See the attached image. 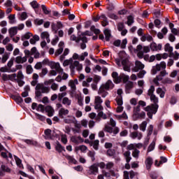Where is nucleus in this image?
<instances>
[{
    "mask_svg": "<svg viewBox=\"0 0 179 179\" xmlns=\"http://www.w3.org/2000/svg\"><path fill=\"white\" fill-rule=\"evenodd\" d=\"M45 111L46 113H48V117H52V115H54V113H55L54 108L50 106L45 107Z\"/></svg>",
    "mask_w": 179,
    "mask_h": 179,
    "instance_id": "obj_21",
    "label": "nucleus"
},
{
    "mask_svg": "<svg viewBox=\"0 0 179 179\" xmlns=\"http://www.w3.org/2000/svg\"><path fill=\"white\" fill-rule=\"evenodd\" d=\"M36 110L40 111L41 113H44V106L39 104L36 108Z\"/></svg>",
    "mask_w": 179,
    "mask_h": 179,
    "instance_id": "obj_64",
    "label": "nucleus"
},
{
    "mask_svg": "<svg viewBox=\"0 0 179 179\" xmlns=\"http://www.w3.org/2000/svg\"><path fill=\"white\" fill-rule=\"evenodd\" d=\"M15 160L17 166H18L20 169H23V164H22V160L19 159L17 157H15Z\"/></svg>",
    "mask_w": 179,
    "mask_h": 179,
    "instance_id": "obj_44",
    "label": "nucleus"
},
{
    "mask_svg": "<svg viewBox=\"0 0 179 179\" xmlns=\"http://www.w3.org/2000/svg\"><path fill=\"white\" fill-rule=\"evenodd\" d=\"M69 114V110L68 109L61 108L59 110V117H60V118H64L66 115H68Z\"/></svg>",
    "mask_w": 179,
    "mask_h": 179,
    "instance_id": "obj_16",
    "label": "nucleus"
},
{
    "mask_svg": "<svg viewBox=\"0 0 179 179\" xmlns=\"http://www.w3.org/2000/svg\"><path fill=\"white\" fill-rule=\"evenodd\" d=\"M164 50L167 52H170V54H174L173 53V46L170 45V43H166L165 45Z\"/></svg>",
    "mask_w": 179,
    "mask_h": 179,
    "instance_id": "obj_35",
    "label": "nucleus"
},
{
    "mask_svg": "<svg viewBox=\"0 0 179 179\" xmlns=\"http://www.w3.org/2000/svg\"><path fill=\"white\" fill-rule=\"evenodd\" d=\"M30 5L34 9H37V8L40 6V4H38V3H37V1L36 0H34L33 1H31L30 3Z\"/></svg>",
    "mask_w": 179,
    "mask_h": 179,
    "instance_id": "obj_48",
    "label": "nucleus"
},
{
    "mask_svg": "<svg viewBox=\"0 0 179 179\" xmlns=\"http://www.w3.org/2000/svg\"><path fill=\"white\" fill-rule=\"evenodd\" d=\"M81 41H83V43H81L80 45V48L81 50H85L86 48V43H87V39L86 37L83 36V38H80Z\"/></svg>",
    "mask_w": 179,
    "mask_h": 179,
    "instance_id": "obj_38",
    "label": "nucleus"
},
{
    "mask_svg": "<svg viewBox=\"0 0 179 179\" xmlns=\"http://www.w3.org/2000/svg\"><path fill=\"white\" fill-rule=\"evenodd\" d=\"M145 167L148 170L152 169V165L153 164V159L150 157H148L145 159Z\"/></svg>",
    "mask_w": 179,
    "mask_h": 179,
    "instance_id": "obj_13",
    "label": "nucleus"
},
{
    "mask_svg": "<svg viewBox=\"0 0 179 179\" xmlns=\"http://www.w3.org/2000/svg\"><path fill=\"white\" fill-rule=\"evenodd\" d=\"M72 62H73V59H72V58L66 59L63 62V66H68V65H73Z\"/></svg>",
    "mask_w": 179,
    "mask_h": 179,
    "instance_id": "obj_43",
    "label": "nucleus"
},
{
    "mask_svg": "<svg viewBox=\"0 0 179 179\" xmlns=\"http://www.w3.org/2000/svg\"><path fill=\"white\" fill-rule=\"evenodd\" d=\"M71 141L73 143H83V138L80 136H72Z\"/></svg>",
    "mask_w": 179,
    "mask_h": 179,
    "instance_id": "obj_12",
    "label": "nucleus"
},
{
    "mask_svg": "<svg viewBox=\"0 0 179 179\" xmlns=\"http://www.w3.org/2000/svg\"><path fill=\"white\" fill-rule=\"evenodd\" d=\"M24 142H25V143L27 145H32L33 146H37V145H38L37 141L30 139H25L24 140Z\"/></svg>",
    "mask_w": 179,
    "mask_h": 179,
    "instance_id": "obj_32",
    "label": "nucleus"
},
{
    "mask_svg": "<svg viewBox=\"0 0 179 179\" xmlns=\"http://www.w3.org/2000/svg\"><path fill=\"white\" fill-rule=\"evenodd\" d=\"M139 111H141V108H139V106L134 108L133 118H134L135 120L143 118L144 120V118H145L146 117V113L145 112H141V113H139Z\"/></svg>",
    "mask_w": 179,
    "mask_h": 179,
    "instance_id": "obj_7",
    "label": "nucleus"
},
{
    "mask_svg": "<svg viewBox=\"0 0 179 179\" xmlns=\"http://www.w3.org/2000/svg\"><path fill=\"white\" fill-rule=\"evenodd\" d=\"M145 75H146V71L142 70L137 74V76L139 79H142L144 78Z\"/></svg>",
    "mask_w": 179,
    "mask_h": 179,
    "instance_id": "obj_53",
    "label": "nucleus"
},
{
    "mask_svg": "<svg viewBox=\"0 0 179 179\" xmlns=\"http://www.w3.org/2000/svg\"><path fill=\"white\" fill-rule=\"evenodd\" d=\"M112 78H113V80H114L115 83H120V82H121V76L119 77L118 73H117V72H113L112 73Z\"/></svg>",
    "mask_w": 179,
    "mask_h": 179,
    "instance_id": "obj_24",
    "label": "nucleus"
},
{
    "mask_svg": "<svg viewBox=\"0 0 179 179\" xmlns=\"http://www.w3.org/2000/svg\"><path fill=\"white\" fill-rule=\"evenodd\" d=\"M103 89H105V90H111L112 89H114V83L110 80H108L106 83L101 86L98 90V94H101V93H103Z\"/></svg>",
    "mask_w": 179,
    "mask_h": 179,
    "instance_id": "obj_5",
    "label": "nucleus"
},
{
    "mask_svg": "<svg viewBox=\"0 0 179 179\" xmlns=\"http://www.w3.org/2000/svg\"><path fill=\"white\" fill-rule=\"evenodd\" d=\"M76 118H75V117L73 116H67L64 122H65V124H73V122H75Z\"/></svg>",
    "mask_w": 179,
    "mask_h": 179,
    "instance_id": "obj_22",
    "label": "nucleus"
},
{
    "mask_svg": "<svg viewBox=\"0 0 179 179\" xmlns=\"http://www.w3.org/2000/svg\"><path fill=\"white\" fill-rule=\"evenodd\" d=\"M36 117L40 121H45V117L44 115H40L37 113H35Z\"/></svg>",
    "mask_w": 179,
    "mask_h": 179,
    "instance_id": "obj_52",
    "label": "nucleus"
},
{
    "mask_svg": "<svg viewBox=\"0 0 179 179\" xmlns=\"http://www.w3.org/2000/svg\"><path fill=\"white\" fill-rule=\"evenodd\" d=\"M153 93H155V86L152 85L148 90V96H151L155 95Z\"/></svg>",
    "mask_w": 179,
    "mask_h": 179,
    "instance_id": "obj_55",
    "label": "nucleus"
},
{
    "mask_svg": "<svg viewBox=\"0 0 179 179\" xmlns=\"http://www.w3.org/2000/svg\"><path fill=\"white\" fill-rule=\"evenodd\" d=\"M104 34L106 37V41H110V38H111V31L109 29H105Z\"/></svg>",
    "mask_w": 179,
    "mask_h": 179,
    "instance_id": "obj_33",
    "label": "nucleus"
},
{
    "mask_svg": "<svg viewBox=\"0 0 179 179\" xmlns=\"http://www.w3.org/2000/svg\"><path fill=\"white\" fill-rule=\"evenodd\" d=\"M145 68V64L142 62L136 60L135 62V67L132 69L133 72H138L139 70H142Z\"/></svg>",
    "mask_w": 179,
    "mask_h": 179,
    "instance_id": "obj_10",
    "label": "nucleus"
},
{
    "mask_svg": "<svg viewBox=\"0 0 179 179\" xmlns=\"http://www.w3.org/2000/svg\"><path fill=\"white\" fill-rule=\"evenodd\" d=\"M33 67L31 66V65H28L27 66V73L28 75H31V73L33 72Z\"/></svg>",
    "mask_w": 179,
    "mask_h": 179,
    "instance_id": "obj_61",
    "label": "nucleus"
},
{
    "mask_svg": "<svg viewBox=\"0 0 179 179\" xmlns=\"http://www.w3.org/2000/svg\"><path fill=\"white\" fill-rule=\"evenodd\" d=\"M41 8L45 15H50L51 13V10L48 9L45 5H42Z\"/></svg>",
    "mask_w": 179,
    "mask_h": 179,
    "instance_id": "obj_40",
    "label": "nucleus"
},
{
    "mask_svg": "<svg viewBox=\"0 0 179 179\" xmlns=\"http://www.w3.org/2000/svg\"><path fill=\"white\" fill-rule=\"evenodd\" d=\"M148 125V122L146 121L143 122L141 124H140V129L141 131H146V127Z\"/></svg>",
    "mask_w": 179,
    "mask_h": 179,
    "instance_id": "obj_47",
    "label": "nucleus"
},
{
    "mask_svg": "<svg viewBox=\"0 0 179 179\" xmlns=\"http://www.w3.org/2000/svg\"><path fill=\"white\" fill-rule=\"evenodd\" d=\"M162 83H164V85L166 84H170V83H173V80L170 78H166L165 79L162 80Z\"/></svg>",
    "mask_w": 179,
    "mask_h": 179,
    "instance_id": "obj_57",
    "label": "nucleus"
},
{
    "mask_svg": "<svg viewBox=\"0 0 179 179\" xmlns=\"http://www.w3.org/2000/svg\"><path fill=\"white\" fill-rule=\"evenodd\" d=\"M89 55L87 52H84L80 55L79 61H85V58Z\"/></svg>",
    "mask_w": 179,
    "mask_h": 179,
    "instance_id": "obj_51",
    "label": "nucleus"
},
{
    "mask_svg": "<svg viewBox=\"0 0 179 179\" xmlns=\"http://www.w3.org/2000/svg\"><path fill=\"white\" fill-rule=\"evenodd\" d=\"M41 38H42V40H46L47 43H50L51 41L50 40V34L48 31L41 32Z\"/></svg>",
    "mask_w": 179,
    "mask_h": 179,
    "instance_id": "obj_18",
    "label": "nucleus"
},
{
    "mask_svg": "<svg viewBox=\"0 0 179 179\" xmlns=\"http://www.w3.org/2000/svg\"><path fill=\"white\" fill-rule=\"evenodd\" d=\"M121 55H122V57H127V55L124 52H122L120 53V56ZM121 61H122V65L123 66L124 71L130 72L131 71V64L129 63V61L128 60V59H124L121 57L120 58L115 59V62H116L117 65H118V66H121Z\"/></svg>",
    "mask_w": 179,
    "mask_h": 179,
    "instance_id": "obj_3",
    "label": "nucleus"
},
{
    "mask_svg": "<svg viewBox=\"0 0 179 179\" xmlns=\"http://www.w3.org/2000/svg\"><path fill=\"white\" fill-rule=\"evenodd\" d=\"M159 71H160V67L157 66V64L152 66V69L151 70L152 75H156V73H157V72Z\"/></svg>",
    "mask_w": 179,
    "mask_h": 179,
    "instance_id": "obj_37",
    "label": "nucleus"
},
{
    "mask_svg": "<svg viewBox=\"0 0 179 179\" xmlns=\"http://www.w3.org/2000/svg\"><path fill=\"white\" fill-rule=\"evenodd\" d=\"M43 64H44V61L43 62H37L35 66H34V69H41L43 68Z\"/></svg>",
    "mask_w": 179,
    "mask_h": 179,
    "instance_id": "obj_50",
    "label": "nucleus"
},
{
    "mask_svg": "<svg viewBox=\"0 0 179 179\" xmlns=\"http://www.w3.org/2000/svg\"><path fill=\"white\" fill-rule=\"evenodd\" d=\"M159 67V70L162 71V69H165L166 68V62H162L160 64H157Z\"/></svg>",
    "mask_w": 179,
    "mask_h": 179,
    "instance_id": "obj_56",
    "label": "nucleus"
},
{
    "mask_svg": "<svg viewBox=\"0 0 179 179\" xmlns=\"http://www.w3.org/2000/svg\"><path fill=\"white\" fill-rule=\"evenodd\" d=\"M150 100L154 104L148 106L144 108V110L147 112L148 117L152 120V118H153V114H156V113H157V108H159V105H157V103H159V98L154 94L150 96Z\"/></svg>",
    "mask_w": 179,
    "mask_h": 179,
    "instance_id": "obj_2",
    "label": "nucleus"
},
{
    "mask_svg": "<svg viewBox=\"0 0 179 179\" xmlns=\"http://www.w3.org/2000/svg\"><path fill=\"white\" fill-rule=\"evenodd\" d=\"M30 37H33V34L30 32H27L21 36V40L22 41H24V40H29Z\"/></svg>",
    "mask_w": 179,
    "mask_h": 179,
    "instance_id": "obj_29",
    "label": "nucleus"
},
{
    "mask_svg": "<svg viewBox=\"0 0 179 179\" xmlns=\"http://www.w3.org/2000/svg\"><path fill=\"white\" fill-rule=\"evenodd\" d=\"M79 82L78 81V79L75 80H70L69 81V86L72 89V90H76V85H78Z\"/></svg>",
    "mask_w": 179,
    "mask_h": 179,
    "instance_id": "obj_14",
    "label": "nucleus"
},
{
    "mask_svg": "<svg viewBox=\"0 0 179 179\" xmlns=\"http://www.w3.org/2000/svg\"><path fill=\"white\" fill-rule=\"evenodd\" d=\"M136 173L133 171H131L129 173L127 171H124V179H129V176H130V178H134V177H135L136 176Z\"/></svg>",
    "mask_w": 179,
    "mask_h": 179,
    "instance_id": "obj_19",
    "label": "nucleus"
},
{
    "mask_svg": "<svg viewBox=\"0 0 179 179\" xmlns=\"http://www.w3.org/2000/svg\"><path fill=\"white\" fill-rule=\"evenodd\" d=\"M102 174L103 176V177H106V178L107 179H110V178L111 177V175L110 174V173L103 170L102 171Z\"/></svg>",
    "mask_w": 179,
    "mask_h": 179,
    "instance_id": "obj_62",
    "label": "nucleus"
},
{
    "mask_svg": "<svg viewBox=\"0 0 179 179\" xmlns=\"http://www.w3.org/2000/svg\"><path fill=\"white\" fill-rule=\"evenodd\" d=\"M132 23H134V17L129 15V17H127V24L128 26H131Z\"/></svg>",
    "mask_w": 179,
    "mask_h": 179,
    "instance_id": "obj_58",
    "label": "nucleus"
},
{
    "mask_svg": "<svg viewBox=\"0 0 179 179\" xmlns=\"http://www.w3.org/2000/svg\"><path fill=\"white\" fill-rule=\"evenodd\" d=\"M68 54H69V49L66 48L64 51L63 55L62 56H60L59 61H61V62L64 61V59H65V57H66V55H68Z\"/></svg>",
    "mask_w": 179,
    "mask_h": 179,
    "instance_id": "obj_39",
    "label": "nucleus"
},
{
    "mask_svg": "<svg viewBox=\"0 0 179 179\" xmlns=\"http://www.w3.org/2000/svg\"><path fill=\"white\" fill-rule=\"evenodd\" d=\"M113 167H114V163L111 162H108L106 165V170H110V169H113Z\"/></svg>",
    "mask_w": 179,
    "mask_h": 179,
    "instance_id": "obj_60",
    "label": "nucleus"
},
{
    "mask_svg": "<svg viewBox=\"0 0 179 179\" xmlns=\"http://www.w3.org/2000/svg\"><path fill=\"white\" fill-rule=\"evenodd\" d=\"M115 117L117 120H128V115L126 113H123L122 115H115Z\"/></svg>",
    "mask_w": 179,
    "mask_h": 179,
    "instance_id": "obj_34",
    "label": "nucleus"
},
{
    "mask_svg": "<svg viewBox=\"0 0 179 179\" xmlns=\"http://www.w3.org/2000/svg\"><path fill=\"white\" fill-rule=\"evenodd\" d=\"M76 68L77 71H80L82 69H83V64H80L78 61H75L72 64L70 65V69L73 72Z\"/></svg>",
    "mask_w": 179,
    "mask_h": 179,
    "instance_id": "obj_9",
    "label": "nucleus"
},
{
    "mask_svg": "<svg viewBox=\"0 0 179 179\" xmlns=\"http://www.w3.org/2000/svg\"><path fill=\"white\" fill-rule=\"evenodd\" d=\"M79 150H80V152L82 153H86V152H87V147H86V145H79V146H76L75 148V152H79Z\"/></svg>",
    "mask_w": 179,
    "mask_h": 179,
    "instance_id": "obj_20",
    "label": "nucleus"
},
{
    "mask_svg": "<svg viewBox=\"0 0 179 179\" xmlns=\"http://www.w3.org/2000/svg\"><path fill=\"white\" fill-rule=\"evenodd\" d=\"M66 94H67L66 92L59 93L57 95L58 101H62L63 100L64 97H65V96H66Z\"/></svg>",
    "mask_w": 179,
    "mask_h": 179,
    "instance_id": "obj_49",
    "label": "nucleus"
},
{
    "mask_svg": "<svg viewBox=\"0 0 179 179\" xmlns=\"http://www.w3.org/2000/svg\"><path fill=\"white\" fill-rule=\"evenodd\" d=\"M141 153V151H139L138 149H134L132 152V156L135 159H139V154Z\"/></svg>",
    "mask_w": 179,
    "mask_h": 179,
    "instance_id": "obj_42",
    "label": "nucleus"
},
{
    "mask_svg": "<svg viewBox=\"0 0 179 179\" xmlns=\"http://www.w3.org/2000/svg\"><path fill=\"white\" fill-rule=\"evenodd\" d=\"M94 108L95 110H99V111H103L104 108L101 104H103V99L100 96H95L94 97Z\"/></svg>",
    "mask_w": 179,
    "mask_h": 179,
    "instance_id": "obj_6",
    "label": "nucleus"
},
{
    "mask_svg": "<svg viewBox=\"0 0 179 179\" xmlns=\"http://www.w3.org/2000/svg\"><path fill=\"white\" fill-rule=\"evenodd\" d=\"M89 173L93 176H97L99 174V167L96 164H94L90 167Z\"/></svg>",
    "mask_w": 179,
    "mask_h": 179,
    "instance_id": "obj_11",
    "label": "nucleus"
},
{
    "mask_svg": "<svg viewBox=\"0 0 179 179\" xmlns=\"http://www.w3.org/2000/svg\"><path fill=\"white\" fill-rule=\"evenodd\" d=\"M101 20H103L102 26L103 27H106V26L108 25V22L107 21V17H106V15H101Z\"/></svg>",
    "mask_w": 179,
    "mask_h": 179,
    "instance_id": "obj_41",
    "label": "nucleus"
},
{
    "mask_svg": "<svg viewBox=\"0 0 179 179\" xmlns=\"http://www.w3.org/2000/svg\"><path fill=\"white\" fill-rule=\"evenodd\" d=\"M150 49L152 50V51H160V50H162V44L152 43L150 44Z\"/></svg>",
    "mask_w": 179,
    "mask_h": 179,
    "instance_id": "obj_17",
    "label": "nucleus"
},
{
    "mask_svg": "<svg viewBox=\"0 0 179 179\" xmlns=\"http://www.w3.org/2000/svg\"><path fill=\"white\" fill-rule=\"evenodd\" d=\"M8 19H9V22L11 24H13V23H15V15H10L8 16Z\"/></svg>",
    "mask_w": 179,
    "mask_h": 179,
    "instance_id": "obj_63",
    "label": "nucleus"
},
{
    "mask_svg": "<svg viewBox=\"0 0 179 179\" xmlns=\"http://www.w3.org/2000/svg\"><path fill=\"white\" fill-rule=\"evenodd\" d=\"M105 131L106 132H108L109 134H113V127H110L109 125H106L105 126Z\"/></svg>",
    "mask_w": 179,
    "mask_h": 179,
    "instance_id": "obj_59",
    "label": "nucleus"
},
{
    "mask_svg": "<svg viewBox=\"0 0 179 179\" xmlns=\"http://www.w3.org/2000/svg\"><path fill=\"white\" fill-rule=\"evenodd\" d=\"M49 66L52 69L49 71V76H57V73H63L62 76L63 80H66L69 78V76L66 73H64V69L61 67L59 62H50Z\"/></svg>",
    "mask_w": 179,
    "mask_h": 179,
    "instance_id": "obj_1",
    "label": "nucleus"
},
{
    "mask_svg": "<svg viewBox=\"0 0 179 179\" xmlns=\"http://www.w3.org/2000/svg\"><path fill=\"white\" fill-rule=\"evenodd\" d=\"M124 156L125 157L127 163H129L132 159V157H131V152L129 151L124 152Z\"/></svg>",
    "mask_w": 179,
    "mask_h": 179,
    "instance_id": "obj_31",
    "label": "nucleus"
},
{
    "mask_svg": "<svg viewBox=\"0 0 179 179\" xmlns=\"http://www.w3.org/2000/svg\"><path fill=\"white\" fill-rule=\"evenodd\" d=\"M167 75H169V73H167L166 70L161 71L160 75L157 76L156 78L153 79L155 85H156V86H159V85H160L159 82H160V80H163V77L167 76Z\"/></svg>",
    "mask_w": 179,
    "mask_h": 179,
    "instance_id": "obj_8",
    "label": "nucleus"
},
{
    "mask_svg": "<svg viewBox=\"0 0 179 179\" xmlns=\"http://www.w3.org/2000/svg\"><path fill=\"white\" fill-rule=\"evenodd\" d=\"M93 80L92 78H87L86 80L83 82V86L84 87H89V84Z\"/></svg>",
    "mask_w": 179,
    "mask_h": 179,
    "instance_id": "obj_36",
    "label": "nucleus"
},
{
    "mask_svg": "<svg viewBox=\"0 0 179 179\" xmlns=\"http://www.w3.org/2000/svg\"><path fill=\"white\" fill-rule=\"evenodd\" d=\"M5 173H10V169H9V167L5 165H1L0 170V176L1 177H3V176H5Z\"/></svg>",
    "mask_w": 179,
    "mask_h": 179,
    "instance_id": "obj_15",
    "label": "nucleus"
},
{
    "mask_svg": "<svg viewBox=\"0 0 179 179\" xmlns=\"http://www.w3.org/2000/svg\"><path fill=\"white\" fill-rule=\"evenodd\" d=\"M116 103L117 106H122V104H124V102L122 101V96H117L116 98Z\"/></svg>",
    "mask_w": 179,
    "mask_h": 179,
    "instance_id": "obj_54",
    "label": "nucleus"
},
{
    "mask_svg": "<svg viewBox=\"0 0 179 179\" xmlns=\"http://www.w3.org/2000/svg\"><path fill=\"white\" fill-rule=\"evenodd\" d=\"M15 61L17 64H24V62L27 61V57L26 56H24V57L18 56L16 57Z\"/></svg>",
    "mask_w": 179,
    "mask_h": 179,
    "instance_id": "obj_26",
    "label": "nucleus"
},
{
    "mask_svg": "<svg viewBox=\"0 0 179 179\" xmlns=\"http://www.w3.org/2000/svg\"><path fill=\"white\" fill-rule=\"evenodd\" d=\"M8 33L10 34V37H13V36H16L17 34V27H13L8 29Z\"/></svg>",
    "mask_w": 179,
    "mask_h": 179,
    "instance_id": "obj_23",
    "label": "nucleus"
},
{
    "mask_svg": "<svg viewBox=\"0 0 179 179\" xmlns=\"http://www.w3.org/2000/svg\"><path fill=\"white\" fill-rule=\"evenodd\" d=\"M8 157H10V159H12V154L8 152V150H4L1 152V157H3V159H8Z\"/></svg>",
    "mask_w": 179,
    "mask_h": 179,
    "instance_id": "obj_27",
    "label": "nucleus"
},
{
    "mask_svg": "<svg viewBox=\"0 0 179 179\" xmlns=\"http://www.w3.org/2000/svg\"><path fill=\"white\" fill-rule=\"evenodd\" d=\"M56 150L61 153V152L65 151V148L62 147V145L59 143H57L56 145Z\"/></svg>",
    "mask_w": 179,
    "mask_h": 179,
    "instance_id": "obj_45",
    "label": "nucleus"
},
{
    "mask_svg": "<svg viewBox=\"0 0 179 179\" xmlns=\"http://www.w3.org/2000/svg\"><path fill=\"white\" fill-rule=\"evenodd\" d=\"M131 138H132V139H138L141 140L142 139V134L141 133H138V132H133L130 134Z\"/></svg>",
    "mask_w": 179,
    "mask_h": 179,
    "instance_id": "obj_25",
    "label": "nucleus"
},
{
    "mask_svg": "<svg viewBox=\"0 0 179 179\" xmlns=\"http://www.w3.org/2000/svg\"><path fill=\"white\" fill-rule=\"evenodd\" d=\"M155 146H156V141H153L151 144L149 145L148 152H152V150H155Z\"/></svg>",
    "mask_w": 179,
    "mask_h": 179,
    "instance_id": "obj_46",
    "label": "nucleus"
},
{
    "mask_svg": "<svg viewBox=\"0 0 179 179\" xmlns=\"http://www.w3.org/2000/svg\"><path fill=\"white\" fill-rule=\"evenodd\" d=\"M62 104H64V106H71V104H72V100L65 96L62 99Z\"/></svg>",
    "mask_w": 179,
    "mask_h": 179,
    "instance_id": "obj_30",
    "label": "nucleus"
},
{
    "mask_svg": "<svg viewBox=\"0 0 179 179\" xmlns=\"http://www.w3.org/2000/svg\"><path fill=\"white\" fill-rule=\"evenodd\" d=\"M50 92V88L44 86L43 84L38 83L36 87V97H40L42 93H48Z\"/></svg>",
    "mask_w": 179,
    "mask_h": 179,
    "instance_id": "obj_4",
    "label": "nucleus"
},
{
    "mask_svg": "<svg viewBox=\"0 0 179 179\" xmlns=\"http://www.w3.org/2000/svg\"><path fill=\"white\" fill-rule=\"evenodd\" d=\"M156 92H157V94H159V96L161 99H164V97L166 94V92H164V90H163V89H162L161 87H158L156 90Z\"/></svg>",
    "mask_w": 179,
    "mask_h": 179,
    "instance_id": "obj_28",
    "label": "nucleus"
}]
</instances>
